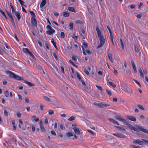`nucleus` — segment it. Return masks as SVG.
Returning a JSON list of instances; mask_svg holds the SVG:
<instances>
[{"mask_svg":"<svg viewBox=\"0 0 148 148\" xmlns=\"http://www.w3.org/2000/svg\"><path fill=\"white\" fill-rule=\"evenodd\" d=\"M6 74H9V77L18 80H23V78L14 74L12 71H5Z\"/></svg>","mask_w":148,"mask_h":148,"instance_id":"nucleus-2","label":"nucleus"},{"mask_svg":"<svg viewBox=\"0 0 148 148\" xmlns=\"http://www.w3.org/2000/svg\"><path fill=\"white\" fill-rule=\"evenodd\" d=\"M96 87L100 91H102L103 90L102 88L101 87V86H99V85H96Z\"/></svg>","mask_w":148,"mask_h":148,"instance_id":"nucleus-40","label":"nucleus"},{"mask_svg":"<svg viewBox=\"0 0 148 148\" xmlns=\"http://www.w3.org/2000/svg\"><path fill=\"white\" fill-rule=\"evenodd\" d=\"M135 5L134 4H132L130 5V8L131 9H133L135 8Z\"/></svg>","mask_w":148,"mask_h":148,"instance_id":"nucleus-54","label":"nucleus"},{"mask_svg":"<svg viewBox=\"0 0 148 148\" xmlns=\"http://www.w3.org/2000/svg\"><path fill=\"white\" fill-rule=\"evenodd\" d=\"M43 98L44 100L47 101H50V99L46 96H43Z\"/></svg>","mask_w":148,"mask_h":148,"instance_id":"nucleus-26","label":"nucleus"},{"mask_svg":"<svg viewBox=\"0 0 148 148\" xmlns=\"http://www.w3.org/2000/svg\"><path fill=\"white\" fill-rule=\"evenodd\" d=\"M107 84L110 87V86H112V80L110 78H107Z\"/></svg>","mask_w":148,"mask_h":148,"instance_id":"nucleus-12","label":"nucleus"},{"mask_svg":"<svg viewBox=\"0 0 148 148\" xmlns=\"http://www.w3.org/2000/svg\"><path fill=\"white\" fill-rule=\"evenodd\" d=\"M47 28L48 29H49V30H51L52 29H53V28H52V27L50 26L49 25H47Z\"/></svg>","mask_w":148,"mask_h":148,"instance_id":"nucleus-61","label":"nucleus"},{"mask_svg":"<svg viewBox=\"0 0 148 148\" xmlns=\"http://www.w3.org/2000/svg\"><path fill=\"white\" fill-rule=\"evenodd\" d=\"M115 127H116L117 128L120 130H123V131H126V130L122 127H121L120 126H115Z\"/></svg>","mask_w":148,"mask_h":148,"instance_id":"nucleus-33","label":"nucleus"},{"mask_svg":"<svg viewBox=\"0 0 148 148\" xmlns=\"http://www.w3.org/2000/svg\"><path fill=\"white\" fill-rule=\"evenodd\" d=\"M107 93L110 96H111L112 95L111 92L110 90H108L107 89H106Z\"/></svg>","mask_w":148,"mask_h":148,"instance_id":"nucleus-39","label":"nucleus"},{"mask_svg":"<svg viewBox=\"0 0 148 148\" xmlns=\"http://www.w3.org/2000/svg\"><path fill=\"white\" fill-rule=\"evenodd\" d=\"M40 109L41 110H44L43 108L44 107V106L42 104H40Z\"/></svg>","mask_w":148,"mask_h":148,"instance_id":"nucleus-60","label":"nucleus"},{"mask_svg":"<svg viewBox=\"0 0 148 148\" xmlns=\"http://www.w3.org/2000/svg\"><path fill=\"white\" fill-rule=\"evenodd\" d=\"M10 7H11L12 10V12L13 14H14V12H15V11L14 10V7H13V6L12 5V3H10Z\"/></svg>","mask_w":148,"mask_h":148,"instance_id":"nucleus-21","label":"nucleus"},{"mask_svg":"<svg viewBox=\"0 0 148 148\" xmlns=\"http://www.w3.org/2000/svg\"><path fill=\"white\" fill-rule=\"evenodd\" d=\"M3 111L5 116H8V115L7 111L6 110H4Z\"/></svg>","mask_w":148,"mask_h":148,"instance_id":"nucleus-43","label":"nucleus"},{"mask_svg":"<svg viewBox=\"0 0 148 148\" xmlns=\"http://www.w3.org/2000/svg\"><path fill=\"white\" fill-rule=\"evenodd\" d=\"M108 56L109 60L111 62H113V61L112 58L111 54L110 53H108Z\"/></svg>","mask_w":148,"mask_h":148,"instance_id":"nucleus-20","label":"nucleus"},{"mask_svg":"<svg viewBox=\"0 0 148 148\" xmlns=\"http://www.w3.org/2000/svg\"><path fill=\"white\" fill-rule=\"evenodd\" d=\"M141 140L148 144V140L143 139H142Z\"/></svg>","mask_w":148,"mask_h":148,"instance_id":"nucleus-64","label":"nucleus"},{"mask_svg":"<svg viewBox=\"0 0 148 148\" xmlns=\"http://www.w3.org/2000/svg\"><path fill=\"white\" fill-rule=\"evenodd\" d=\"M51 42L52 43L53 45L54 46L55 45H56V43L54 41V39L53 38H52L51 40Z\"/></svg>","mask_w":148,"mask_h":148,"instance_id":"nucleus-56","label":"nucleus"},{"mask_svg":"<svg viewBox=\"0 0 148 148\" xmlns=\"http://www.w3.org/2000/svg\"><path fill=\"white\" fill-rule=\"evenodd\" d=\"M86 51L88 54L89 55H90L91 54V51L88 50H86Z\"/></svg>","mask_w":148,"mask_h":148,"instance_id":"nucleus-58","label":"nucleus"},{"mask_svg":"<svg viewBox=\"0 0 148 148\" xmlns=\"http://www.w3.org/2000/svg\"><path fill=\"white\" fill-rule=\"evenodd\" d=\"M60 69H61V71L62 73L63 74H64V68H63V66H61Z\"/></svg>","mask_w":148,"mask_h":148,"instance_id":"nucleus-50","label":"nucleus"},{"mask_svg":"<svg viewBox=\"0 0 148 148\" xmlns=\"http://www.w3.org/2000/svg\"><path fill=\"white\" fill-rule=\"evenodd\" d=\"M123 123H125L126 126H127V127H128L131 130H133L134 127L132 125L130 124L129 123V122L127 121L125 119V121H124Z\"/></svg>","mask_w":148,"mask_h":148,"instance_id":"nucleus-6","label":"nucleus"},{"mask_svg":"<svg viewBox=\"0 0 148 148\" xmlns=\"http://www.w3.org/2000/svg\"><path fill=\"white\" fill-rule=\"evenodd\" d=\"M75 23L76 24H82V22L80 20H77L75 21Z\"/></svg>","mask_w":148,"mask_h":148,"instance_id":"nucleus-46","label":"nucleus"},{"mask_svg":"<svg viewBox=\"0 0 148 148\" xmlns=\"http://www.w3.org/2000/svg\"><path fill=\"white\" fill-rule=\"evenodd\" d=\"M133 130L138 132L141 131L143 132L148 134V130L137 125H136L135 127H134Z\"/></svg>","mask_w":148,"mask_h":148,"instance_id":"nucleus-3","label":"nucleus"},{"mask_svg":"<svg viewBox=\"0 0 148 148\" xmlns=\"http://www.w3.org/2000/svg\"><path fill=\"white\" fill-rule=\"evenodd\" d=\"M120 41L121 45V48L122 49H124V44H123V42L122 41V40L121 38L120 39Z\"/></svg>","mask_w":148,"mask_h":148,"instance_id":"nucleus-29","label":"nucleus"},{"mask_svg":"<svg viewBox=\"0 0 148 148\" xmlns=\"http://www.w3.org/2000/svg\"><path fill=\"white\" fill-rule=\"evenodd\" d=\"M54 114V112L53 110H50L48 111V114L49 115H52Z\"/></svg>","mask_w":148,"mask_h":148,"instance_id":"nucleus-28","label":"nucleus"},{"mask_svg":"<svg viewBox=\"0 0 148 148\" xmlns=\"http://www.w3.org/2000/svg\"><path fill=\"white\" fill-rule=\"evenodd\" d=\"M29 51V49L27 48H23V51L24 53H27Z\"/></svg>","mask_w":148,"mask_h":148,"instance_id":"nucleus-31","label":"nucleus"},{"mask_svg":"<svg viewBox=\"0 0 148 148\" xmlns=\"http://www.w3.org/2000/svg\"><path fill=\"white\" fill-rule=\"evenodd\" d=\"M121 88L123 90L128 93H130L131 92L130 88L125 83L122 82H121Z\"/></svg>","mask_w":148,"mask_h":148,"instance_id":"nucleus-4","label":"nucleus"},{"mask_svg":"<svg viewBox=\"0 0 148 148\" xmlns=\"http://www.w3.org/2000/svg\"><path fill=\"white\" fill-rule=\"evenodd\" d=\"M72 59L75 61H76L77 60V58L75 56H73L72 57Z\"/></svg>","mask_w":148,"mask_h":148,"instance_id":"nucleus-55","label":"nucleus"},{"mask_svg":"<svg viewBox=\"0 0 148 148\" xmlns=\"http://www.w3.org/2000/svg\"><path fill=\"white\" fill-rule=\"evenodd\" d=\"M68 9L70 11L76 12V11L75 10V8L73 7H69L68 8Z\"/></svg>","mask_w":148,"mask_h":148,"instance_id":"nucleus-19","label":"nucleus"},{"mask_svg":"<svg viewBox=\"0 0 148 148\" xmlns=\"http://www.w3.org/2000/svg\"><path fill=\"white\" fill-rule=\"evenodd\" d=\"M132 68H133V70L134 71V72L135 73H137V70H136V69L135 67V66L132 67Z\"/></svg>","mask_w":148,"mask_h":148,"instance_id":"nucleus-57","label":"nucleus"},{"mask_svg":"<svg viewBox=\"0 0 148 148\" xmlns=\"http://www.w3.org/2000/svg\"><path fill=\"white\" fill-rule=\"evenodd\" d=\"M46 3V1H42L40 4V7L41 8L43 7Z\"/></svg>","mask_w":148,"mask_h":148,"instance_id":"nucleus-22","label":"nucleus"},{"mask_svg":"<svg viewBox=\"0 0 148 148\" xmlns=\"http://www.w3.org/2000/svg\"><path fill=\"white\" fill-rule=\"evenodd\" d=\"M55 32V30L53 29H51L47 31L46 32V33L47 34L50 35Z\"/></svg>","mask_w":148,"mask_h":148,"instance_id":"nucleus-14","label":"nucleus"},{"mask_svg":"<svg viewBox=\"0 0 148 148\" xmlns=\"http://www.w3.org/2000/svg\"><path fill=\"white\" fill-rule=\"evenodd\" d=\"M6 11L7 14L8 16H9V17L10 18L11 20L13 18L11 14L9 12H8V11L6 10Z\"/></svg>","mask_w":148,"mask_h":148,"instance_id":"nucleus-24","label":"nucleus"},{"mask_svg":"<svg viewBox=\"0 0 148 148\" xmlns=\"http://www.w3.org/2000/svg\"><path fill=\"white\" fill-rule=\"evenodd\" d=\"M96 30L97 32L98 36L100 41L99 44L97 47V49H98L102 47L104 45L105 42V40L104 36L101 35V31L98 27H96Z\"/></svg>","mask_w":148,"mask_h":148,"instance_id":"nucleus-1","label":"nucleus"},{"mask_svg":"<svg viewBox=\"0 0 148 148\" xmlns=\"http://www.w3.org/2000/svg\"><path fill=\"white\" fill-rule=\"evenodd\" d=\"M125 117L130 120L133 121L134 122H135L136 121V119L134 116H125Z\"/></svg>","mask_w":148,"mask_h":148,"instance_id":"nucleus-9","label":"nucleus"},{"mask_svg":"<svg viewBox=\"0 0 148 148\" xmlns=\"http://www.w3.org/2000/svg\"><path fill=\"white\" fill-rule=\"evenodd\" d=\"M110 106V104H105L104 102H103L102 108L104 107L109 106Z\"/></svg>","mask_w":148,"mask_h":148,"instance_id":"nucleus-30","label":"nucleus"},{"mask_svg":"<svg viewBox=\"0 0 148 148\" xmlns=\"http://www.w3.org/2000/svg\"><path fill=\"white\" fill-rule=\"evenodd\" d=\"M63 15L65 17H67L69 16V13L63 12H62Z\"/></svg>","mask_w":148,"mask_h":148,"instance_id":"nucleus-25","label":"nucleus"},{"mask_svg":"<svg viewBox=\"0 0 148 148\" xmlns=\"http://www.w3.org/2000/svg\"><path fill=\"white\" fill-rule=\"evenodd\" d=\"M23 80H24V83H26V84H27L28 85L30 86H35V84L33 83H31L29 82H28L26 80H24L23 79Z\"/></svg>","mask_w":148,"mask_h":148,"instance_id":"nucleus-15","label":"nucleus"},{"mask_svg":"<svg viewBox=\"0 0 148 148\" xmlns=\"http://www.w3.org/2000/svg\"><path fill=\"white\" fill-rule=\"evenodd\" d=\"M77 77L78 78V79H79V81H80L81 80V79H82L81 78V77L80 76L79 74V73L78 72L77 73Z\"/></svg>","mask_w":148,"mask_h":148,"instance_id":"nucleus-44","label":"nucleus"},{"mask_svg":"<svg viewBox=\"0 0 148 148\" xmlns=\"http://www.w3.org/2000/svg\"><path fill=\"white\" fill-rule=\"evenodd\" d=\"M75 133L77 135H79L80 134V132L79 129L77 127H74L73 128Z\"/></svg>","mask_w":148,"mask_h":148,"instance_id":"nucleus-13","label":"nucleus"},{"mask_svg":"<svg viewBox=\"0 0 148 148\" xmlns=\"http://www.w3.org/2000/svg\"><path fill=\"white\" fill-rule=\"evenodd\" d=\"M142 16V15L141 14H139L136 16L137 17L139 18H140Z\"/></svg>","mask_w":148,"mask_h":148,"instance_id":"nucleus-62","label":"nucleus"},{"mask_svg":"<svg viewBox=\"0 0 148 148\" xmlns=\"http://www.w3.org/2000/svg\"><path fill=\"white\" fill-rule=\"evenodd\" d=\"M124 73L127 76H130L131 73L130 70L128 69H125L124 70Z\"/></svg>","mask_w":148,"mask_h":148,"instance_id":"nucleus-11","label":"nucleus"},{"mask_svg":"<svg viewBox=\"0 0 148 148\" xmlns=\"http://www.w3.org/2000/svg\"><path fill=\"white\" fill-rule=\"evenodd\" d=\"M134 81L140 87H141V85H140V83L137 80L134 79Z\"/></svg>","mask_w":148,"mask_h":148,"instance_id":"nucleus-42","label":"nucleus"},{"mask_svg":"<svg viewBox=\"0 0 148 148\" xmlns=\"http://www.w3.org/2000/svg\"><path fill=\"white\" fill-rule=\"evenodd\" d=\"M11 21H12V24L14 25V27H16L15 25V23L14 22V18L12 19L11 20Z\"/></svg>","mask_w":148,"mask_h":148,"instance_id":"nucleus-49","label":"nucleus"},{"mask_svg":"<svg viewBox=\"0 0 148 148\" xmlns=\"http://www.w3.org/2000/svg\"><path fill=\"white\" fill-rule=\"evenodd\" d=\"M31 23L34 26H36L37 25L36 20L35 18H31Z\"/></svg>","mask_w":148,"mask_h":148,"instance_id":"nucleus-10","label":"nucleus"},{"mask_svg":"<svg viewBox=\"0 0 148 148\" xmlns=\"http://www.w3.org/2000/svg\"><path fill=\"white\" fill-rule=\"evenodd\" d=\"M113 134L118 138H124L125 137V135L119 133H113Z\"/></svg>","mask_w":148,"mask_h":148,"instance_id":"nucleus-8","label":"nucleus"},{"mask_svg":"<svg viewBox=\"0 0 148 148\" xmlns=\"http://www.w3.org/2000/svg\"><path fill=\"white\" fill-rule=\"evenodd\" d=\"M73 134L71 132H68L66 134V136L69 137L73 136Z\"/></svg>","mask_w":148,"mask_h":148,"instance_id":"nucleus-27","label":"nucleus"},{"mask_svg":"<svg viewBox=\"0 0 148 148\" xmlns=\"http://www.w3.org/2000/svg\"><path fill=\"white\" fill-rule=\"evenodd\" d=\"M87 130L88 132H89L92 135L94 136L95 135V133L92 130Z\"/></svg>","mask_w":148,"mask_h":148,"instance_id":"nucleus-37","label":"nucleus"},{"mask_svg":"<svg viewBox=\"0 0 148 148\" xmlns=\"http://www.w3.org/2000/svg\"><path fill=\"white\" fill-rule=\"evenodd\" d=\"M51 134L54 135V136H56V132L53 130H52L51 131Z\"/></svg>","mask_w":148,"mask_h":148,"instance_id":"nucleus-52","label":"nucleus"},{"mask_svg":"<svg viewBox=\"0 0 148 148\" xmlns=\"http://www.w3.org/2000/svg\"><path fill=\"white\" fill-rule=\"evenodd\" d=\"M137 106L140 109L142 110H144L145 109L142 106L140 105H138Z\"/></svg>","mask_w":148,"mask_h":148,"instance_id":"nucleus-32","label":"nucleus"},{"mask_svg":"<svg viewBox=\"0 0 148 148\" xmlns=\"http://www.w3.org/2000/svg\"><path fill=\"white\" fill-rule=\"evenodd\" d=\"M80 35L81 36H82V38L83 39H85V34H82L81 32H80Z\"/></svg>","mask_w":148,"mask_h":148,"instance_id":"nucleus-59","label":"nucleus"},{"mask_svg":"<svg viewBox=\"0 0 148 148\" xmlns=\"http://www.w3.org/2000/svg\"><path fill=\"white\" fill-rule=\"evenodd\" d=\"M14 13L16 16L18 20L19 21L21 18V16L19 12H14Z\"/></svg>","mask_w":148,"mask_h":148,"instance_id":"nucleus-17","label":"nucleus"},{"mask_svg":"<svg viewBox=\"0 0 148 148\" xmlns=\"http://www.w3.org/2000/svg\"><path fill=\"white\" fill-rule=\"evenodd\" d=\"M65 34L63 32H61L60 33V37L61 38H64Z\"/></svg>","mask_w":148,"mask_h":148,"instance_id":"nucleus-36","label":"nucleus"},{"mask_svg":"<svg viewBox=\"0 0 148 148\" xmlns=\"http://www.w3.org/2000/svg\"><path fill=\"white\" fill-rule=\"evenodd\" d=\"M29 12L30 13L31 15L32 16L31 18H35L36 17V16L34 12L33 11H29Z\"/></svg>","mask_w":148,"mask_h":148,"instance_id":"nucleus-23","label":"nucleus"},{"mask_svg":"<svg viewBox=\"0 0 148 148\" xmlns=\"http://www.w3.org/2000/svg\"><path fill=\"white\" fill-rule=\"evenodd\" d=\"M53 56L55 57V58L57 60V59H58V58H57V55H56V53H53Z\"/></svg>","mask_w":148,"mask_h":148,"instance_id":"nucleus-51","label":"nucleus"},{"mask_svg":"<svg viewBox=\"0 0 148 148\" xmlns=\"http://www.w3.org/2000/svg\"><path fill=\"white\" fill-rule=\"evenodd\" d=\"M76 119V116H75L73 115L70 117L69 118L67 119L69 121H72L75 120Z\"/></svg>","mask_w":148,"mask_h":148,"instance_id":"nucleus-18","label":"nucleus"},{"mask_svg":"<svg viewBox=\"0 0 148 148\" xmlns=\"http://www.w3.org/2000/svg\"><path fill=\"white\" fill-rule=\"evenodd\" d=\"M16 116L17 117L20 118L21 117V114L19 112H17L16 113Z\"/></svg>","mask_w":148,"mask_h":148,"instance_id":"nucleus-48","label":"nucleus"},{"mask_svg":"<svg viewBox=\"0 0 148 148\" xmlns=\"http://www.w3.org/2000/svg\"><path fill=\"white\" fill-rule=\"evenodd\" d=\"M134 50L137 53L139 52V50L137 46L136 45H135L134 46Z\"/></svg>","mask_w":148,"mask_h":148,"instance_id":"nucleus-38","label":"nucleus"},{"mask_svg":"<svg viewBox=\"0 0 148 148\" xmlns=\"http://www.w3.org/2000/svg\"><path fill=\"white\" fill-rule=\"evenodd\" d=\"M132 143L134 144H138L140 145H144V142L139 140H134L133 141Z\"/></svg>","mask_w":148,"mask_h":148,"instance_id":"nucleus-7","label":"nucleus"},{"mask_svg":"<svg viewBox=\"0 0 148 148\" xmlns=\"http://www.w3.org/2000/svg\"><path fill=\"white\" fill-rule=\"evenodd\" d=\"M5 96L6 97H8L9 96V92L8 90H6L4 92Z\"/></svg>","mask_w":148,"mask_h":148,"instance_id":"nucleus-34","label":"nucleus"},{"mask_svg":"<svg viewBox=\"0 0 148 148\" xmlns=\"http://www.w3.org/2000/svg\"><path fill=\"white\" fill-rule=\"evenodd\" d=\"M69 62H70L72 64V65L75 66H77L71 60H69Z\"/></svg>","mask_w":148,"mask_h":148,"instance_id":"nucleus-53","label":"nucleus"},{"mask_svg":"<svg viewBox=\"0 0 148 148\" xmlns=\"http://www.w3.org/2000/svg\"><path fill=\"white\" fill-rule=\"evenodd\" d=\"M27 53L30 56H32L33 58H34V56L33 55V54L29 51Z\"/></svg>","mask_w":148,"mask_h":148,"instance_id":"nucleus-47","label":"nucleus"},{"mask_svg":"<svg viewBox=\"0 0 148 148\" xmlns=\"http://www.w3.org/2000/svg\"><path fill=\"white\" fill-rule=\"evenodd\" d=\"M108 120L112 122L113 123L115 124H116L117 125H119L118 123L114 120L111 118H109L108 119Z\"/></svg>","mask_w":148,"mask_h":148,"instance_id":"nucleus-16","label":"nucleus"},{"mask_svg":"<svg viewBox=\"0 0 148 148\" xmlns=\"http://www.w3.org/2000/svg\"><path fill=\"white\" fill-rule=\"evenodd\" d=\"M103 102H100L99 103L98 107L99 108H102Z\"/></svg>","mask_w":148,"mask_h":148,"instance_id":"nucleus-63","label":"nucleus"},{"mask_svg":"<svg viewBox=\"0 0 148 148\" xmlns=\"http://www.w3.org/2000/svg\"><path fill=\"white\" fill-rule=\"evenodd\" d=\"M73 23H70L69 24V27L70 29L72 30L73 29Z\"/></svg>","mask_w":148,"mask_h":148,"instance_id":"nucleus-35","label":"nucleus"},{"mask_svg":"<svg viewBox=\"0 0 148 148\" xmlns=\"http://www.w3.org/2000/svg\"><path fill=\"white\" fill-rule=\"evenodd\" d=\"M83 44L84 45V46L86 49H87L88 48V44L86 42H84L83 43Z\"/></svg>","mask_w":148,"mask_h":148,"instance_id":"nucleus-45","label":"nucleus"},{"mask_svg":"<svg viewBox=\"0 0 148 148\" xmlns=\"http://www.w3.org/2000/svg\"><path fill=\"white\" fill-rule=\"evenodd\" d=\"M40 129L42 132H44L45 131V129L43 125L40 126Z\"/></svg>","mask_w":148,"mask_h":148,"instance_id":"nucleus-41","label":"nucleus"},{"mask_svg":"<svg viewBox=\"0 0 148 148\" xmlns=\"http://www.w3.org/2000/svg\"><path fill=\"white\" fill-rule=\"evenodd\" d=\"M114 118L118 121L122 122H123L124 121H125V119L122 118V117L120 116L116 115L114 116Z\"/></svg>","mask_w":148,"mask_h":148,"instance_id":"nucleus-5","label":"nucleus"}]
</instances>
